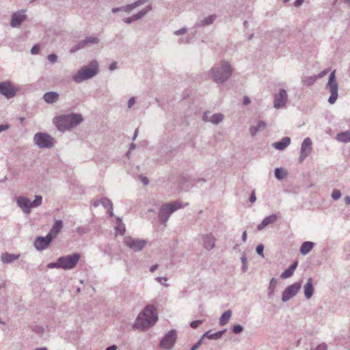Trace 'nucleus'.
I'll return each mask as SVG.
<instances>
[{"mask_svg":"<svg viewBox=\"0 0 350 350\" xmlns=\"http://www.w3.org/2000/svg\"><path fill=\"white\" fill-rule=\"evenodd\" d=\"M10 126L8 124H1L0 125V133L4 131H6L9 129Z\"/></svg>","mask_w":350,"mask_h":350,"instance_id":"nucleus-62","label":"nucleus"},{"mask_svg":"<svg viewBox=\"0 0 350 350\" xmlns=\"http://www.w3.org/2000/svg\"><path fill=\"white\" fill-rule=\"evenodd\" d=\"M317 79V75H312V76H310V77H305L302 79V82H303L304 85L310 86V85H312L315 83Z\"/></svg>","mask_w":350,"mask_h":350,"instance_id":"nucleus-37","label":"nucleus"},{"mask_svg":"<svg viewBox=\"0 0 350 350\" xmlns=\"http://www.w3.org/2000/svg\"><path fill=\"white\" fill-rule=\"evenodd\" d=\"M122 7V12H125L126 13H130L133 9H135L132 3Z\"/></svg>","mask_w":350,"mask_h":350,"instance_id":"nucleus-44","label":"nucleus"},{"mask_svg":"<svg viewBox=\"0 0 350 350\" xmlns=\"http://www.w3.org/2000/svg\"><path fill=\"white\" fill-rule=\"evenodd\" d=\"M123 21L124 23H127V24H130L132 22L135 21V20L134 18H133V16H132L131 17H128V18H124Z\"/></svg>","mask_w":350,"mask_h":350,"instance_id":"nucleus-60","label":"nucleus"},{"mask_svg":"<svg viewBox=\"0 0 350 350\" xmlns=\"http://www.w3.org/2000/svg\"><path fill=\"white\" fill-rule=\"evenodd\" d=\"M100 202L106 209H113V203L107 198H102Z\"/></svg>","mask_w":350,"mask_h":350,"instance_id":"nucleus-39","label":"nucleus"},{"mask_svg":"<svg viewBox=\"0 0 350 350\" xmlns=\"http://www.w3.org/2000/svg\"><path fill=\"white\" fill-rule=\"evenodd\" d=\"M291 144V138L288 137H283L280 141L272 144V146L276 150H284Z\"/></svg>","mask_w":350,"mask_h":350,"instance_id":"nucleus-23","label":"nucleus"},{"mask_svg":"<svg viewBox=\"0 0 350 350\" xmlns=\"http://www.w3.org/2000/svg\"><path fill=\"white\" fill-rule=\"evenodd\" d=\"M250 102H251V101H250V98H249V97H247V96H244V98H243V105H249V104L250 103Z\"/></svg>","mask_w":350,"mask_h":350,"instance_id":"nucleus-63","label":"nucleus"},{"mask_svg":"<svg viewBox=\"0 0 350 350\" xmlns=\"http://www.w3.org/2000/svg\"><path fill=\"white\" fill-rule=\"evenodd\" d=\"M47 267L49 269H54V268L61 269L60 264L59 262V258H57L56 262L49 263L47 265Z\"/></svg>","mask_w":350,"mask_h":350,"instance_id":"nucleus-43","label":"nucleus"},{"mask_svg":"<svg viewBox=\"0 0 350 350\" xmlns=\"http://www.w3.org/2000/svg\"><path fill=\"white\" fill-rule=\"evenodd\" d=\"M59 94L55 92H49L43 95L44 100L48 104H53L57 101Z\"/></svg>","mask_w":350,"mask_h":350,"instance_id":"nucleus-25","label":"nucleus"},{"mask_svg":"<svg viewBox=\"0 0 350 350\" xmlns=\"http://www.w3.org/2000/svg\"><path fill=\"white\" fill-rule=\"evenodd\" d=\"M42 197L41 196H36L33 201H31L28 198L25 196H18L16 198V204L21 208L22 211L29 215L32 208L38 207L41 205Z\"/></svg>","mask_w":350,"mask_h":350,"instance_id":"nucleus-6","label":"nucleus"},{"mask_svg":"<svg viewBox=\"0 0 350 350\" xmlns=\"http://www.w3.org/2000/svg\"><path fill=\"white\" fill-rule=\"evenodd\" d=\"M315 350H327V347L325 344L323 343L319 345H318Z\"/></svg>","mask_w":350,"mask_h":350,"instance_id":"nucleus-58","label":"nucleus"},{"mask_svg":"<svg viewBox=\"0 0 350 350\" xmlns=\"http://www.w3.org/2000/svg\"><path fill=\"white\" fill-rule=\"evenodd\" d=\"M83 49V46H81V42H79L77 45H75L72 49H70V52L71 53H74L77 52V51H79V49Z\"/></svg>","mask_w":350,"mask_h":350,"instance_id":"nucleus-48","label":"nucleus"},{"mask_svg":"<svg viewBox=\"0 0 350 350\" xmlns=\"http://www.w3.org/2000/svg\"><path fill=\"white\" fill-rule=\"evenodd\" d=\"M340 197H341V192L340 190H338V189L333 190L332 193V198L334 200H339L340 198Z\"/></svg>","mask_w":350,"mask_h":350,"instance_id":"nucleus-41","label":"nucleus"},{"mask_svg":"<svg viewBox=\"0 0 350 350\" xmlns=\"http://www.w3.org/2000/svg\"><path fill=\"white\" fill-rule=\"evenodd\" d=\"M203 246L206 250H211L215 247V238L212 234L202 236Z\"/></svg>","mask_w":350,"mask_h":350,"instance_id":"nucleus-18","label":"nucleus"},{"mask_svg":"<svg viewBox=\"0 0 350 350\" xmlns=\"http://www.w3.org/2000/svg\"><path fill=\"white\" fill-rule=\"evenodd\" d=\"M224 120V116L221 113H214L211 116L209 122L213 124H218Z\"/></svg>","mask_w":350,"mask_h":350,"instance_id":"nucleus-36","label":"nucleus"},{"mask_svg":"<svg viewBox=\"0 0 350 350\" xmlns=\"http://www.w3.org/2000/svg\"><path fill=\"white\" fill-rule=\"evenodd\" d=\"M124 243L133 252H137L143 250V248L146 245L147 241L144 239H138L131 237H125L124 238Z\"/></svg>","mask_w":350,"mask_h":350,"instance_id":"nucleus-10","label":"nucleus"},{"mask_svg":"<svg viewBox=\"0 0 350 350\" xmlns=\"http://www.w3.org/2000/svg\"><path fill=\"white\" fill-rule=\"evenodd\" d=\"M187 31V29L185 27L181 28L178 30L174 31V34L176 36H180L185 34Z\"/></svg>","mask_w":350,"mask_h":350,"instance_id":"nucleus-51","label":"nucleus"},{"mask_svg":"<svg viewBox=\"0 0 350 350\" xmlns=\"http://www.w3.org/2000/svg\"><path fill=\"white\" fill-rule=\"evenodd\" d=\"M18 90L10 81L0 82V94L7 98L14 97Z\"/></svg>","mask_w":350,"mask_h":350,"instance_id":"nucleus-11","label":"nucleus"},{"mask_svg":"<svg viewBox=\"0 0 350 350\" xmlns=\"http://www.w3.org/2000/svg\"><path fill=\"white\" fill-rule=\"evenodd\" d=\"M304 0H296L295 2H294V5L295 7H299L303 3H304Z\"/></svg>","mask_w":350,"mask_h":350,"instance_id":"nucleus-64","label":"nucleus"},{"mask_svg":"<svg viewBox=\"0 0 350 350\" xmlns=\"http://www.w3.org/2000/svg\"><path fill=\"white\" fill-rule=\"evenodd\" d=\"M200 323H202V321L201 320L194 321H192L190 323V326L192 328L195 329V328H197Z\"/></svg>","mask_w":350,"mask_h":350,"instance_id":"nucleus-54","label":"nucleus"},{"mask_svg":"<svg viewBox=\"0 0 350 350\" xmlns=\"http://www.w3.org/2000/svg\"><path fill=\"white\" fill-rule=\"evenodd\" d=\"M157 320L155 308L148 305L137 316L134 327L137 329L145 330L154 325Z\"/></svg>","mask_w":350,"mask_h":350,"instance_id":"nucleus-1","label":"nucleus"},{"mask_svg":"<svg viewBox=\"0 0 350 350\" xmlns=\"http://www.w3.org/2000/svg\"><path fill=\"white\" fill-rule=\"evenodd\" d=\"M336 70H334L331 72L329 76L327 88L329 89L331 95L328 99L330 104H334L338 98V85L336 80Z\"/></svg>","mask_w":350,"mask_h":350,"instance_id":"nucleus-9","label":"nucleus"},{"mask_svg":"<svg viewBox=\"0 0 350 350\" xmlns=\"http://www.w3.org/2000/svg\"><path fill=\"white\" fill-rule=\"evenodd\" d=\"M47 58L51 63H55L57 60V56L54 53L49 55Z\"/></svg>","mask_w":350,"mask_h":350,"instance_id":"nucleus-49","label":"nucleus"},{"mask_svg":"<svg viewBox=\"0 0 350 350\" xmlns=\"http://www.w3.org/2000/svg\"><path fill=\"white\" fill-rule=\"evenodd\" d=\"M226 329H224V330L215 332L214 334H211V331H208L203 334L202 338L206 337L211 340H217V339H219L221 338V336L226 332Z\"/></svg>","mask_w":350,"mask_h":350,"instance_id":"nucleus-31","label":"nucleus"},{"mask_svg":"<svg viewBox=\"0 0 350 350\" xmlns=\"http://www.w3.org/2000/svg\"><path fill=\"white\" fill-rule=\"evenodd\" d=\"M39 51H40V46L36 44V45H34L31 49V53L33 55H36V54H38L39 53Z\"/></svg>","mask_w":350,"mask_h":350,"instance_id":"nucleus-55","label":"nucleus"},{"mask_svg":"<svg viewBox=\"0 0 350 350\" xmlns=\"http://www.w3.org/2000/svg\"><path fill=\"white\" fill-rule=\"evenodd\" d=\"M216 18L217 16L215 14L208 16L199 22L196 23L195 27H202L211 25L215 21Z\"/></svg>","mask_w":350,"mask_h":350,"instance_id":"nucleus-20","label":"nucleus"},{"mask_svg":"<svg viewBox=\"0 0 350 350\" xmlns=\"http://www.w3.org/2000/svg\"><path fill=\"white\" fill-rule=\"evenodd\" d=\"M135 97H131L129 98V101H128V108H131L133 105L135 104Z\"/></svg>","mask_w":350,"mask_h":350,"instance_id":"nucleus-57","label":"nucleus"},{"mask_svg":"<svg viewBox=\"0 0 350 350\" xmlns=\"http://www.w3.org/2000/svg\"><path fill=\"white\" fill-rule=\"evenodd\" d=\"M232 68L230 64L226 61H221L214 66L211 70V77L217 83H223L231 76Z\"/></svg>","mask_w":350,"mask_h":350,"instance_id":"nucleus-3","label":"nucleus"},{"mask_svg":"<svg viewBox=\"0 0 350 350\" xmlns=\"http://www.w3.org/2000/svg\"><path fill=\"white\" fill-rule=\"evenodd\" d=\"M176 338V332L174 330H171L168 332L161 339L160 346L163 349H171L174 345Z\"/></svg>","mask_w":350,"mask_h":350,"instance_id":"nucleus-13","label":"nucleus"},{"mask_svg":"<svg viewBox=\"0 0 350 350\" xmlns=\"http://www.w3.org/2000/svg\"><path fill=\"white\" fill-rule=\"evenodd\" d=\"M20 254H14L5 252L1 255V260L4 264H10L18 260Z\"/></svg>","mask_w":350,"mask_h":350,"instance_id":"nucleus-21","label":"nucleus"},{"mask_svg":"<svg viewBox=\"0 0 350 350\" xmlns=\"http://www.w3.org/2000/svg\"><path fill=\"white\" fill-rule=\"evenodd\" d=\"M301 288V282H297L288 286L282 293V301L286 302L294 297Z\"/></svg>","mask_w":350,"mask_h":350,"instance_id":"nucleus-12","label":"nucleus"},{"mask_svg":"<svg viewBox=\"0 0 350 350\" xmlns=\"http://www.w3.org/2000/svg\"><path fill=\"white\" fill-rule=\"evenodd\" d=\"M183 206H184L179 201H174L172 202L163 204L158 213L159 221L165 226L170 215L176 211L183 208Z\"/></svg>","mask_w":350,"mask_h":350,"instance_id":"nucleus-5","label":"nucleus"},{"mask_svg":"<svg viewBox=\"0 0 350 350\" xmlns=\"http://www.w3.org/2000/svg\"><path fill=\"white\" fill-rule=\"evenodd\" d=\"M157 281L159 283H161V284L165 286H168L169 284H167V283H165L167 281V278L166 277H157L156 278Z\"/></svg>","mask_w":350,"mask_h":350,"instance_id":"nucleus-47","label":"nucleus"},{"mask_svg":"<svg viewBox=\"0 0 350 350\" xmlns=\"http://www.w3.org/2000/svg\"><path fill=\"white\" fill-rule=\"evenodd\" d=\"M52 241L51 235L37 237L34 240L33 246L38 251H43L49 247Z\"/></svg>","mask_w":350,"mask_h":350,"instance_id":"nucleus-15","label":"nucleus"},{"mask_svg":"<svg viewBox=\"0 0 350 350\" xmlns=\"http://www.w3.org/2000/svg\"><path fill=\"white\" fill-rule=\"evenodd\" d=\"M263 250H264V245L262 244H259L257 245L256 248V253L260 255V256L263 257Z\"/></svg>","mask_w":350,"mask_h":350,"instance_id":"nucleus-45","label":"nucleus"},{"mask_svg":"<svg viewBox=\"0 0 350 350\" xmlns=\"http://www.w3.org/2000/svg\"><path fill=\"white\" fill-rule=\"evenodd\" d=\"M98 73V63L96 60H92L88 66L81 68L76 74L72 76V80L77 83L90 79Z\"/></svg>","mask_w":350,"mask_h":350,"instance_id":"nucleus-4","label":"nucleus"},{"mask_svg":"<svg viewBox=\"0 0 350 350\" xmlns=\"http://www.w3.org/2000/svg\"><path fill=\"white\" fill-rule=\"evenodd\" d=\"M117 68V62H112L110 65H109V69L112 71V70H114Z\"/></svg>","mask_w":350,"mask_h":350,"instance_id":"nucleus-61","label":"nucleus"},{"mask_svg":"<svg viewBox=\"0 0 350 350\" xmlns=\"http://www.w3.org/2000/svg\"><path fill=\"white\" fill-rule=\"evenodd\" d=\"M288 100V94L284 89H280L279 92L274 96L273 107L275 109L284 107Z\"/></svg>","mask_w":350,"mask_h":350,"instance_id":"nucleus-16","label":"nucleus"},{"mask_svg":"<svg viewBox=\"0 0 350 350\" xmlns=\"http://www.w3.org/2000/svg\"><path fill=\"white\" fill-rule=\"evenodd\" d=\"M117 225L115 227L116 234H123L125 232L124 224L122 223L120 217H116Z\"/></svg>","mask_w":350,"mask_h":350,"instance_id":"nucleus-34","label":"nucleus"},{"mask_svg":"<svg viewBox=\"0 0 350 350\" xmlns=\"http://www.w3.org/2000/svg\"><path fill=\"white\" fill-rule=\"evenodd\" d=\"M267 128V124L265 121L260 120L258 122V124L256 126H252L250 128V135L254 137L256 135V133L258 131H261L265 130Z\"/></svg>","mask_w":350,"mask_h":350,"instance_id":"nucleus-26","label":"nucleus"},{"mask_svg":"<svg viewBox=\"0 0 350 350\" xmlns=\"http://www.w3.org/2000/svg\"><path fill=\"white\" fill-rule=\"evenodd\" d=\"M231 315H232L231 310H228L225 311L220 317L219 324L221 325H226L228 323V321L230 320Z\"/></svg>","mask_w":350,"mask_h":350,"instance_id":"nucleus-33","label":"nucleus"},{"mask_svg":"<svg viewBox=\"0 0 350 350\" xmlns=\"http://www.w3.org/2000/svg\"><path fill=\"white\" fill-rule=\"evenodd\" d=\"M256 195H255V191H253L250 195L249 200L250 202L253 203L256 201Z\"/></svg>","mask_w":350,"mask_h":350,"instance_id":"nucleus-59","label":"nucleus"},{"mask_svg":"<svg viewBox=\"0 0 350 350\" xmlns=\"http://www.w3.org/2000/svg\"><path fill=\"white\" fill-rule=\"evenodd\" d=\"M63 227V222L62 220H56L51 229L50 232L47 234L51 235V239H53L59 234Z\"/></svg>","mask_w":350,"mask_h":350,"instance_id":"nucleus-22","label":"nucleus"},{"mask_svg":"<svg viewBox=\"0 0 350 350\" xmlns=\"http://www.w3.org/2000/svg\"><path fill=\"white\" fill-rule=\"evenodd\" d=\"M241 260L242 262L241 269H242L243 272H245L247 270V258H246L245 254H243L241 256Z\"/></svg>","mask_w":350,"mask_h":350,"instance_id":"nucleus-40","label":"nucleus"},{"mask_svg":"<svg viewBox=\"0 0 350 350\" xmlns=\"http://www.w3.org/2000/svg\"><path fill=\"white\" fill-rule=\"evenodd\" d=\"M81 258V255L79 253H74L70 255H66L59 258V262L61 269L64 270L72 269L76 267L79 260Z\"/></svg>","mask_w":350,"mask_h":350,"instance_id":"nucleus-7","label":"nucleus"},{"mask_svg":"<svg viewBox=\"0 0 350 350\" xmlns=\"http://www.w3.org/2000/svg\"><path fill=\"white\" fill-rule=\"evenodd\" d=\"M152 10V5H148L144 9L139 11L137 14L133 15V18L135 21L141 19L143 18L148 12H149Z\"/></svg>","mask_w":350,"mask_h":350,"instance_id":"nucleus-32","label":"nucleus"},{"mask_svg":"<svg viewBox=\"0 0 350 350\" xmlns=\"http://www.w3.org/2000/svg\"><path fill=\"white\" fill-rule=\"evenodd\" d=\"M53 138L46 133H37L34 135L33 142L40 148H50L54 145Z\"/></svg>","mask_w":350,"mask_h":350,"instance_id":"nucleus-8","label":"nucleus"},{"mask_svg":"<svg viewBox=\"0 0 350 350\" xmlns=\"http://www.w3.org/2000/svg\"><path fill=\"white\" fill-rule=\"evenodd\" d=\"M146 1H147V0H137L132 4H133L134 8H136L144 4Z\"/></svg>","mask_w":350,"mask_h":350,"instance_id":"nucleus-52","label":"nucleus"},{"mask_svg":"<svg viewBox=\"0 0 350 350\" xmlns=\"http://www.w3.org/2000/svg\"><path fill=\"white\" fill-rule=\"evenodd\" d=\"M32 330L37 334H42L44 332V327L40 325H35L32 327Z\"/></svg>","mask_w":350,"mask_h":350,"instance_id":"nucleus-46","label":"nucleus"},{"mask_svg":"<svg viewBox=\"0 0 350 350\" xmlns=\"http://www.w3.org/2000/svg\"><path fill=\"white\" fill-rule=\"evenodd\" d=\"M204 338H201L198 342H196L194 345L192 346L191 350H196L202 344V340Z\"/></svg>","mask_w":350,"mask_h":350,"instance_id":"nucleus-56","label":"nucleus"},{"mask_svg":"<svg viewBox=\"0 0 350 350\" xmlns=\"http://www.w3.org/2000/svg\"><path fill=\"white\" fill-rule=\"evenodd\" d=\"M304 293L306 299H310L314 293L313 282L311 278H308L304 286Z\"/></svg>","mask_w":350,"mask_h":350,"instance_id":"nucleus-19","label":"nucleus"},{"mask_svg":"<svg viewBox=\"0 0 350 350\" xmlns=\"http://www.w3.org/2000/svg\"><path fill=\"white\" fill-rule=\"evenodd\" d=\"M312 142L310 137H306L304 139L301 143V150H300V156L299 157V161L300 163L303 162L307 157H308L312 152Z\"/></svg>","mask_w":350,"mask_h":350,"instance_id":"nucleus-14","label":"nucleus"},{"mask_svg":"<svg viewBox=\"0 0 350 350\" xmlns=\"http://www.w3.org/2000/svg\"><path fill=\"white\" fill-rule=\"evenodd\" d=\"M81 46L85 48L89 44H97L99 42V39L95 36H87L84 40H81Z\"/></svg>","mask_w":350,"mask_h":350,"instance_id":"nucleus-30","label":"nucleus"},{"mask_svg":"<svg viewBox=\"0 0 350 350\" xmlns=\"http://www.w3.org/2000/svg\"><path fill=\"white\" fill-rule=\"evenodd\" d=\"M243 326L239 324L235 325L232 327V332H233V333H234L236 334H240L241 332H243Z\"/></svg>","mask_w":350,"mask_h":350,"instance_id":"nucleus-42","label":"nucleus"},{"mask_svg":"<svg viewBox=\"0 0 350 350\" xmlns=\"http://www.w3.org/2000/svg\"><path fill=\"white\" fill-rule=\"evenodd\" d=\"M298 265V262H294L287 269L283 271L280 275L282 279H286L291 277L293 275L295 270L296 269Z\"/></svg>","mask_w":350,"mask_h":350,"instance_id":"nucleus-27","label":"nucleus"},{"mask_svg":"<svg viewBox=\"0 0 350 350\" xmlns=\"http://www.w3.org/2000/svg\"><path fill=\"white\" fill-rule=\"evenodd\" d=\"M314 243L311 241H305L302 243L300 247V253L302 255H306L308 254L313 248Z\"/></svg>","mask_w":350,"mask_h":350,"instance_id":"nucleus-29","label":"nucleus"},{"mask_svg":"<svg viewBox=\"0 0 350 350\" xmlns=\"http://www.w3.org/2000/svg\"><path fill=\"white\" fill-rule=\"evenodd\" d=\"M83 120L81 114L70 113L56 117L54 122L59 131H64L76 127L82 122Z\"/></svg>","mask_w":350,"mask_h":350,"instance_id":"nucleus-2","label":"nucleus"},{"mask_svg":"<svg viewBox=\"0 0 350 350\" xmlns=\"http://www.w3.org/2000/svg\"><path fill=\"white\" fill-rule=\"evenodd\" d=\"M211 115L212 114L209 111L204 112L202 118L204 122H209V119H211Z\"/></svg>","mask_w":350,"mask_h":350,"instance_id":"nucleus-53","label":"nucleus"},{"mask_svg":"<svg viewBox=\"0 0 350 350\" xmlns=\"http://www.w3.org/2000/svg\"><path fill=\"white\" fill-rule=\"evenodd\" d=\"M277 284L278 280L275 278H272L269 282V285L268 287V295L269 297H273Z\"/></svg>","mask_w":350,"mask_h":350,"instance_id":"nucleus-35","label":"nucleus"},{"mask_svg":"<svg viewBox=\"0 0 350 350\" xmlns=\"http://www.w3.org/2000/svg\"><path fill=\"white\" fill-rule=\"evenodd\" d=\"M25 10H21L12 14L10 25L12 27H18L23 22L27 19V15L25 14Z\"/></svg>","mask_w":350,"mask_h":350,"instance_id":"nucleus-17","label":"nucleus"},{"mask_svg":"<svg viewBox=\"0 0 350 350\" xmlns=\"http://www.w3.org/2000/svg\"><path fill=\"white\" fill-rule=\"evenodd\" d=\"M277 220V216L275 214L271 215L268 217H266L262 222L258 225L257 229L258 230H262L263 228H265L266 226H267L269 224H273Z\"/></svg>","mask_w":350,"mask_h":350,"instance_id":"nucleus-24","label":"nucleus"},{"mask_svg":"<svg viewBox=\"0 0 350 350\" xmlns=\"http://www.w3.org/2000/svg\"><path fill=\"white\" fill-rule=\"evenodd\" d=\"M77 231L79 234H83L88 233L89 232V229L88 228L78 227Z\"/></svg>","mask_w":350,"mask_h":350,"instance_id":"nucleus-50","label":"nucleus"},{"mask_svg":"<svg viewBox=\"0 0 350 350\" xmlns=\"http://www.w3.org/2000/svg\"><path fill=\"white\" fill-rule=\"evenodd\" d=\"M336 139L342 143H348L350 142V130L338 133Z\"/></svg>","mask_w":350,"mask_h":350,"instance_id":"nucleus-28","label":"nucleus"},{"mask_svg":"<svg viewBox=\"0 0 350 350\" xmlns=\"http://www.w3.org/2000/svg\"><path fill=\"white\" fill-rule=\"evenodd\" d=\"M287 175L286 170L282 168H275V176L278 180L284 179Z\"/></svg>","mask_w":350,"mask_h":350,"instance_id":"nucleus-38","label":"nucleus"}]
</instances>
